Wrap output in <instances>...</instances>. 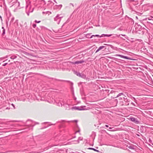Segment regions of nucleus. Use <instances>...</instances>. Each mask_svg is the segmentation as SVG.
<instances>
[{
	"label": "nucleus",
	"instance_id": "nucleus-12",
	"mask_svg": "<svg viewBox=\"0 0 153 153\" xmlns=\"http://www.w3.org/2000/svg\"><path fill=\"white\" fill-rule=\"evenodd\" d=\"M72 109H74L76 110H80V106H75L72 107Z\"/></svg>",
	"mask_w": 153,
	"mask_h": 153
},
{
	"label": "nucleus",
	"instance_id": "nucleus-11",
	"mask_svg": "<svg viewBox=\"0 0 153 153\" xmlns=\"http://www.w3.org/2000/svg\"><path fill=\"white\" fill-rule=\"evenodd\" d=\"M82 139V137H79L78 138V140H74L73 141H74V143L76 144L78 143H79V140H81Z\"/></svg>",
	"mask_w": 153,
	"mask_h": 153
},
{
	"label": "nucleus",
	"instance_id": "nucleus-30",
	"mask_svg": "<svg viewBox=\"0 0 153 153\" xmlns=\"http://www.w3.org/2000/svg\"><path fill=\"white\" fill-rule=\"evenodd\" d=\"M10 17H9V18H8V20H9V19H10V17H11V14H10Z\"/></svg>",
	"mask_w": 153,
	"mask_h": 153
},
{
	"label": "nucleus",
	"instance_id": "nucleus-2",
	"mask_svg": "<svg viewBox=\"0 0 153 153\" xmlns=\"http://www.w3.org/2000/svg\"><path fill=\"white\" fill-rule=\"evenodd\" d=\"M55 102L57 105L62 107V105H64L65 101L62 99L59 98L55 100Z\"/></svg>",
	"mask_w": 153,
	"mask_h": 153
},
{
	"label": "nucleus",
	"instance_id": "nucleus-43",
	"mask_svg": "<svg viewBox=\"0 0 153 153\" xmlns=\"http://www.w3.org/2000/svg\"><path fill=\"white\" fill-rule=\"evenodd\" d=\"M43 13H44V12H43Z\"/></svg>",
	"mask_w": 153,
	"mask_h": 153
},
{
	"label": "nucleus",
	"instance_id": "nucleus-14",
	"mask_svg": "<svg viewBox=\"0 0 153 153\" xmlns=\"http://www.w3.org/2000/svg\"><path fill=\"white\" fill-rule=\"evenodd\" d=\"M65 108L67 110H69L70 109V106L69 105L65 103Z\"/></svg>",
	"mask_w": 153,
	"mask_h": 153
},
{
	"label": "nucleus",
	"instance_id": "nucleus-33",
	"mask_svg": "<svg viewBox=\"0 0 153 153\" xmlns=\"http://www.w3.org/2000/svg\"><path fill=\"white\" fill-rule=\"evenodd\" d=\"M126 98H125V97H124V96H123V100H124V99H126Z\"/></svg>",
	"mask_w": 153,
	"mask_h": 153
},
{
	"label": "nucleus",
	"instance_id": "nucleus-16",
	"mask_svg": "<svg viewBox=\"0 0 153 153\" xmlns=\"http://www.w3.org/2000/svg\"><path fill=\"white\" fill-rule=\"evenodd\" d=\"M80 77H81L83 79H85L86 77V76L85 75L83 74H81V76Z\"/></svg>",
	"mask_w": 153,
	"mask_h": 153
},
{
	"label": "nucleus",
	"instance_id": "nucleus-17",
	"mask_svg": "<svg viewBox=\"0 0 153 153\" xmlns=\"http://www.w3.org/2000/svg\"><path fill=\"white\" fill-rule=\"evenodd\" d=\"M74 73L75 74L77 75V76L80 77L81 76V74H80L77 71H75Z\"/></svg>",
	"mask_w": 153,
	"mask_h": 153
},
{
	"label": "nucleus",
	"instance_id": "nucleus-19",
	"mask_svg": "<svg viewBox=\"0 0 153 153\" xmlns=\"http://www.w3.org/2000/svg\"><path fill=\"white\" fill-rule=\"evenodd\" d=\"M148 20H151V21H152L153 22V17L152 16H151L149 17L148 18Z\"/></svg>",
	"mask_w": 153,
	"mask_h": 153
},
{
	"label": "nucleus",
	"instance_id": "nucleus-34",
	"mask_svg": "<svg viewBox=\"0 0 153 153\" xmlns=\"http://www.w3.org/2000/svg\"><path fill=\"white\" fill-rule=\"evenodd\" d=\"M70 4L72 5L73 6H74V5L73 4H72V3H71Z\"/></svg>",
	"mask_w": 153,
	"mask_h": 153
},
{
	"label": "nucleus",
	"instance_id": "nucleus-27",
	"mask_svg": "<svg viewBox=\"0 0 153 153\" xmlns=\"http://www.w3.org/2000/svg\"><path fill=\"white\" fill-rule=\"evenodd\" d=\"M104 45H108V46H111V45H108V44H104Z\"/></svg>",
	"mask_w": 153,
	"mask_h": 153
},
{
	"label": "nucleus",
	"instance_id": "nucleus-44",
	"mask_svg": "<svg viewBox=\"0 0 153 153\" xmlns=\"http://www.w3.org/2000/svg\"><path fill=\"white\" fill-rule=\"evenodd\" d=\"M8 109V108H6V109Z\"/></svg>",
	"mask_w": 153,
	"mask_h": 153
},
{
	"label": "nucleus",
	"instance_id": "nucleus-18",
	"mask_svg": "<svg viewBox=\"0 0 153 153\" xmlns=\"http://www.w3.org/2000/svg\"><path fill=\"white\" fill-rule=\"evenodd\" d=\"M14 17L13 16L11 18L10 21V23H13V21L14 20Z\"/></svg>",
	"mask_w": 153,
	"mask_h": 153
},
{
	"label": "nucleus",
	"instance_id": "nucleus-3",
	"mask_svg": "<svg viewBox=\"0 0 153 153\" xmlns=\"http://www.w3.org/2000/svg\"><path fill=\"white\" fill-rule=\"evenodd\" d=\"M61 15L57 14L56 17L54 18V20L57 22L58 24H59L61 19L63 17V16H60Z\"/></svg>",
	"mask_w": 153,
	"mask_h": 153
},
{
	"label": "nucleus",
	"instance_id": "nucleus-8",
	"mask_svg": "<svg viewBox=\"0 0 153 153\" xmlns=\"http://www.w3.org/2000/svg\"><path fill=\"white\" fill-rule=\"evenodd\" d=\"M116 56H120L121 58H122L126 59H129V60L131 59L130 58L127 57V56H123L122 55L117 54Z\"/></svg>",
	"mask_w": 153,
	"mask_h": 153
},
{
	"label": "nucleus",
	"instance_id": "nucleus-39",
	"mask_svg": "<svg viewBox=\"0 0 153 153\" xmlns=\"http://www.w3.org/2000/svg\"><path fill=\"white\" fill-rule=\"evenodd\" d=\"M62 122H66V121H65V120H63V121H62Z\"/></svg>",
	"mask_w": 153,
	"mask_h": 153
},
{
	"label": "nucleus",
	"instance_id": "nucleus-28",
	"mask_svg": "<svg viewBox=\"0 0 153 153\" xmlns=\"http://www.w3.org/2000/svg\"><path fill=\"white\" fill-rule=\"evenodd\" d=\"M11 105L14 108H15V106H14V104H13L12 103L11 104Z\"/></svg>",
	"mask_w": 153,
	"mask_h": 153
},
{
	"label": "nucleus",
	"instance_id": "nucleus-23",
	"mask_svg": "<svg viewBox=\"0 0 153 153\" xmlns=\"http://www.w3.org/2000/svg\"><path fill=\"white\" fill-rule=\"evenodd\" d=\"M35 22L36 23H40V22H41V21H37L36 20H35Z\"/></svg>",
	"mask_w": 153,
	"mask_h": 153
},
{
	"label": "nucleus",
	"instance_id": "nucleus-26",
	"mask_svg": "<svg viewBox=\"0 0 153 153\" xmlns=\"http://www.w3.org/2000/svg\"><path fill=\"white\" fill-rule=\"evenodd\" d=\"M7 63H5L3 65V66H5V65H7Z\"/></svg>",
	"mask_w": 153,
	"mask_h": 153
},
{
	"label": "nucleus",
	"instance_id": "nucleus-9",
	"mask_svg": "<svg viewBox=\"0 0 153 153\" xmlns=\"http://www.w3.org/2000/svg\"><path fill=\"white\" fill-rule=\"evenodd\" d=\"M124 36V37L125 38H126V35H125L120 34V35H114V36H113V37H112V38H113L120 37V38H122L121 37V36Z\"/></svg>",
	"mask_w": 153,
	"mask_h": 153
},
{
	"label": "nucleus",
	"instance_id": "nucleus-4",
	"mask_svg": "<svg viewBox=\"0 0 153 153\" xmlns=\"http://www.w3.org/2000/svg\"><path fill=\"white\" fill-rule=\"evenodd\" d=\"M123 96H124V94L122 93H119L116 97H119V100L120 101L123 100Z\"/></svg>",
	"mask_w": 153,
	"mask_h": 153
},
{
	"label": "nucleus",
	"instance_id": "nucleus-13",
	"mask_svg": "<svg viewBox=\"0 0 153 153\" xmlns=\"http://www.w3.org/2000/svg\"><path fill=\"white\" fill-rule=\"evenodd\" d=\"M84 62V61L83 60H81L79 61H76L74 62V64H79L82 63Z\"/></svg>",
	"mask_w": 153,
	"mask_h": 153
},
{
	"label": "nucleus",
	"instance_id": "nucleus-41",
	"mask_svg": "<svg viewBox=\"0 0 153 153\" xmlns=\"http://www.w3.org/2000/svg\"><path fill=\"white\" fill-rule=\"evenodd\" d=\"M75 137V136H74V138Z\"/></svg>",
	"mask_w": 153,
	"mask_h": 153
},
{
	"label": "nucleus",
	"instance_id": "nucleus-20",
	"mask_svg": "<svg viewBox=\"0 0 153 153\" xmlns=\"http://www.w3.org/2000/svg\"><path fill=\"white\" fill-rule=\"evenodd\" d=\"M17 57V56H11L10 58L12 59H14L16 58Z\"/></svg>",
	"mask_w": 153,
	"mask_h": 153
},
{
	"label": "nucleus",
	"instance_id": "nucleus-42",
	"mask_svg": "<svg viewBox=\"0 0 153 153\" xmlns=\"http://www.w3.org/2000/svg\"><path fill=\"white\" fill-rule=\"evenodd\" d=\"M49 147H48V149H49Z\"/></svg>",
	"mask_w": 153,
	"mask_h": 153
},
{
	"label": "nucleus",
	"instance_id": "nucleus-25",
	"mask_svg": "<svg viewBox=\"0 0 153 153\" xmlns=\"http://www.w3.org/2000/svg\"><path fill=\"white\" fill-rule=\"evenodd\" d=\"M114 101L115 102H116L117 103L118 102V100L117 99H115L114 100Z\"/></svg>",
	"mask_w": 153,
	"mask_h": 153
},
{
	"label": "nucleus",
	"instance_id": "nucleus-36",
	"mask_svg": "<svg viewBox=\"0 0 153 153\" xmlns=\"http://www.w3.org/2000/svg\"><path fill=\"white\" fill-rule=\"evenodd\" d=\"M112 128H111V127H109V128L110 129H111Z\"/></svg>",
	"mask_w": 153,
	"mask_h": 153
},
{
	"label": "nucleus",
	"instance_id": "nucleus-6",
	"mask_svg": "<svg viewBox=\"0 0 153 153\" xmlns=\"http://www.w3.org/2000/svg\"><path fill=\"white\" fill-rule=\"evenodd\" d=\"M90 109L89 107H86L85 106H80V110H87Z\"/></svg>",
	"mask_w": 153,
	"mask_h": 153
},
{
	"label": "nucleus",
	"instance_id": "nucleus-40",
	"mask_svg": "<svg viewBox=\"0 0 153 153\" xmlns=\"http://www.w3.org/2000/svg\"><path fill=\"white\" fill-rule=\"evenodd\" d=\"M71 121H67V122H71Z\"/></svg>",
	"mask_w": 153,
	"mask_h": 153
},
{
	"label": "nucleus",
	"instance_id": "nucleus-38",
	"mask_svg": "<svg viewBox=\"0 0 153 153\" xmlns=\"http://www.w3.org/2000/svg\"><path fill=\"white\" fill-rule=\"evenodd\" d=\"M72 94H73V95H74V91H73V92H72Z\"/></svg>",
	"mask_w": 153,
	"mask_h": 153
},
{
	"label": "nucleus",
	"instance_id": "nucleus-35",
	"mask_svg": "<svg viewBox=\"0 0 153 153\" xmlns=\"http://www.w3.org/2000/svg\"><path fill=\"white\" fill-rule=\"evenodd\" d=\"M33 8L32 10L31 11H30V12H33Z\"/></svg>",
	"mask_w": 153,
	"mask_h": 153
},
{
	"label": "nucleus",
	"instance_id": "nucleus-32",
	"mask_svg": "<svg viewBox=\"0 0 153 153\" xmlns=\"http://www.w3.org/2000/svg\"><path fill=\"white\" fill-rule=\"evenodd\" d=\"M72 121L75 122H76H76H77V121H76V120Z\"/></svg>",
	"mask_w": 153,
	"mask_h": 153
},
{
	"label": "nucleus",
	"instance_id": "nucleus-29",
	"mask_svg": "<svg viewBox=\"0 0 153 153\" xmlns=\"http://www.w3.org/2000/svg\"><path fill=\"white\" fill-rule=\"evenodd\" d=\"M105 126L107 128L108 127V125H105Z\"/></svg>",
	"mask_w": 153,
	"mask_h": 153
},
{
	"label": "nucleus",
	"instance_id": "nucleus-24",
	"mask_svg": "<svg viewBox=\"0 0 153 153\" xmlns=\"http://www.w3.org/2000/svg\"><path fill=\"white\" fill-rule=\"evenodd\" d=\"M124 101L126 102H128V100L127 98H126V99H125Z\"/></svg>",
	"mask_w": 153,
	"mask_h": 153
},
{
	"label": "nucleus",
	"instance_id": "nucleus-37",
	"mask_svg": "<svg viewBox=\"0 0 153 153\" xmlns=\"http://www.w3.org/2000/svg\"><path fill=\"white\" fill-rule=\"evenodd\" d=\"M150 23H153V21H151V22Z\"/></svg>",
	"mask_w": 153,
	"mask_h": 153
},
{
	"label": "nucleus",
	"instance_id": "nucleus-31",
	"mask_svg": "<svg viewBox=\"0 0 153 153\" xmlns=\"http://www.w3.org/2000/svg\"><path fill=\"white\" fill-rule=\"evenodd\" d=\"M29 12H27V14L28 16H29Z\"/></svg>",
	"mask_w": 153,
	"mask_h": 153
},
{
	"label": "nucleus",
	"instance_id": "nucleus-7",
	"mask_svg": "<svg viewBox=\"0 0 153 153\" xmlns=\"http://www.w3.org/2000/svg\"><path fill=\"white\" fill-rule=\"evenodd\" d=\"M130 119L131 121L135 123H139V121L137 118H135L133 117H131L130 118Z\"/></svg>",
	"mask_w": 153,
	"mask_h": 153
},
{
	"label": "nucleus",
	"instance_id": "nucleus-15",
	"mask_svg": "<svg viewBox=\"0 0 153 153\" xmlns=\"http://www.w3.org/2000/svg\"><path fill=\"white\" fill-rule=\"evenodd\" d=\"M88 149H91V150H93L94 151H96V152H100V151L98 150H97L94 148H89Z\"/></svg>",
	"mask_w": 153,
	"mask_h": 153
},
{
	"label": "nucleus",
	"instance_id": "nucleus-5",
	"mask_svg": "<svg viewBox=\"0 0 153 153\" xmlns=\"http://www.w3.org/2000/svg\"><path fill=\"white\" fill-rule=\"evenodd\" d=\"M106 48L105 46H102L100 47L96 51V53L99 52L100 51L102 50V51H104L105 50Z\"/></svg>",
	"mask_w": 153,
	"mask_h": 153
},
{
	"label": "nucleus",
	"instance_id": "nucleus-1",
	"mask_svg": "<svg viewBox=\"0 0 153 153\" xmlns=\"http://www.w3.org/2000/svg\"><path fill=\"white\" fill-rule=\"evenodd\" d=\"M112 36L111 34H102L101 36L98 35H91V33H88L86 35V37L87 38H91L93 37H101L104 36L109 37Z\"/></svg>",
	"mask_w": 153,
	"mask_h": 153
},
{
	"label": "nucleus",
	"instance_id": "nucleus-21",
	"mask_svg": "<svg viewBox=\"0 0 153 153\" xmlns=\"http://www.w3.org/2000/svg\"><path fill=\"white\" fill-rule=\"evenodd\" d=\"M2 28L3 29V33H2V35H4L5 34V29H4V27H2Z\"/></svg>",
	"mask_w": 153,
	"mask_h": 153
},
{
	"label": "nucleus",
	"instance_id": "nucleus-10",
	"mask_svg": "<svg viewBox=\"0 0 153 153\" xmlns=\"http://www.w3.org/2000/svg\"><path fill=\"white\" fill-rule=\"evenodd\" d=\"M62 7V5L61 4L57 5H56L54 7V9H60Z\"/></svg>",
	"mask_w": 153,
	"mask_h": 153
},
{
	"label": "nucleus",
	"instance_id": "nucleus-22",
	"mask_svg": "<svg viewBox=\"0 0 153 153\" xmlns=\"http://www.w3.org/2000/svg\"><path fill=\"white\" fill-rule=\"evenodd\" d=\"M33 27L34 28H35L36 27V24H33Z\"/></svg>",
	"mask_w": 153,
	"mask_h": 153
}]
</instances>
